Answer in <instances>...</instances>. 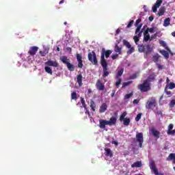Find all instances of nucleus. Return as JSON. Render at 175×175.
<instances>
[{
	"label": "nucleus",
	"instance_id": "nucleus-1",
	"mask_svg": "<svg viewBox=\"0 0 175 175\" xmlns=\"http://www.w3.org/2000/svg\"><path fill=\"white\" fill-rule=\"evenodd\" d=\"M113 51L111 50H107L105 48H103L101 50V56H100V64L103 67V77H107L110 72H109V67L107 66V62L106 61L105 58H109L111 55Z\"/></svg>",
	"mask_w": 175,
	"mask_h": 175
},
{
	"label": "nucleus",
	"instance_id": "nucleus-50",
	"mask_svg": "<svg viewBox=\"0 0 175 175\" xmlns=\"http://www.w3.org/2000/svg\"><path fill=\"white\" fill-rule=\"evenodd\" d=\"M152 12L153 13H157V10H158V7L155 5H154V6L152 7Z\"/></svg>",
	"mask_w": 175,
	"mask_h": 175
},
{
	"label": "nucleus",
	"instance_id": "nucleus-35",
	"mask_svg": "<svg viewBox=\"0 0 175 175\" xmlns=\"http://www.w3.org/2000/svg\"><path fill=\"white\" fill-rule=\"evenodd\" d=\"M71 99H72V100H77V94L76 92L71 93Z\"/></svg>",
	"mask_w": 175,
	"mask_h": 175
},
{
	"label": "nucleus",
	"instance_id": "nucleus-25",
	"mask_svg": "<svg viewBox=\"0 0 175 175\" xmlns=\"http://www.w3.org/2000/svg\"><path fill=\"white\" fill-rule=\"evenodd\" d=\"M131 167H142V161H136L132 165Z\"/></svg>",
	"mask_w": 175,
	"mask_h": 175
},
{
	"label": "nucleus",
	"instance_id": "nucleus-32",
	"mask_svg": "<svg viewBox=\"0 0 175 175\" xmlns=\"http://www.w3.org/2000/svg\"><path fill=\"white\" fill-rule=\"evenodd\" d=\"M44 69L46 73H49V75H53V70L51 69V68H50L49 66H46Z\"/></svg>",
	"mask_w": 175,
	"mask_h": 175
},
{
	"label": "nucleus",
	"instance_id": "nucleus-19",
	"mask_svg": "<svg viewBox=\"0 0 175 175\" xmlns=\"http://www.w3.org/2000/svg\"><path fill=\"white\" fill-rule=\"evenodd\" d=\"M107 110V104L105 103H103L99 109V113H105Z\"/></svg>",
	"mask_w": 175,
	"mask_h": 175
},
{
	"label": "nucleus",
	"instance_id": "nucleus-28",
	"mask_svg": "<svg viewBox=\"0 0 175 175\" xmlns=\"http://www.w3.org/2000/svg\"><path fill=\"white\" fill-rule=\"evenodd\" d=\"M170 25V18H167L164 20L163 27H169Z\"/></svg>",
	"mask_w": 175,
	"mask_h": 175
},
{
	"label": "nucleus",
	"instance_id": "nucleus-9",
	"mask_svg": "<svg viewBox=\"0 0 175 175\" xmlns=\"http://www.w3.org/2000/svg\"><path fill=\"white\" fill-rule=\"evenodd\" d=\"M149 167L151 172H152L154 175H164L162 173H159V172L158 171V168H157V165H155V161H150Z\"/></svg>",
	"mask_w": 175,
	"mask_h": 175
},
{
	"label": "nucleus",
	"instance_id": "nucleus-3",
	"mask_svg": "<svg viewBox=\"0 0 175 175\" xmlns=\"http://www.w3.org/2000/svg\"><path fill=\"white\" fill-rule=\"evenodd\" d=\"M152 47L150 44H139L138 45V51L139 53H144L145 57H147L148 54L152 53Z\"/></svg>",
	"mask_w": 175,
	"mask_h": 175
},
{
	"label": "nucleus",
	"instance_id": "nucleus-4",
	"mask_svg": "<svg viewBox=\"0 0 175 175\" xmlns=\"http://www.w3.org/2000/svg\"><path fill=\"white\" fill-rule=\"evenodd\" d=\"M158 106L157 103V98L155 97H150L146 103L145 107L147 110H154Z\"/></svg>",
	"mask_w": 175,
	"mask_h": 175
},
{
	"label": "nucleus",
	"instance_id": "nucleus-6",
	"mask_svg": "<svg viewBox=\"0 0 175 175\" xmlns=\"http://www.w3.org/2000/svg\"><path fill=\"white\" fill-rule=\"evenodd\" d=\"M88 59L93 65H98V58L96 57V53L92 51L88 55Z\"/></svg>",
	"mask_w": 175,
	"mask_h": 175
},
{
	"label": "nucleus",
	"instance_id": "nucleus-55",
	"mask_svg": "<svg viewBox=\"0 0 175 175\" xmlns=\"http://www.w3.org/2000/svg\"><path fill=\"white\" fill-rule=\"evenodd\" d=\"M66 51H69L70 53H72V48H70V47L66 48Z\"/></svg>",
	"mask_w": 175,
	"mask_h": 175
},
{
	"label": "nucleus",
	"instance_id": "nucleus-34",
	"mask_svg": "<svg viewBox=\"0 0 175 175\" xmlns=\"http://www.w3.org/2000/svg\"><path fill=\"white\" fill-rule=\"evenodd\" d=\"M124 46H126L127 49H131L132 47V45H131V43L129 42L126 41V40H123Z\"/></svg>",
	"mask_w": 175,
	"mask_h": 175
},
{
	"label": "nucleus",
	"instance_id": "nucleus-45",
	"mask_svg": "<svg viewBox=\"0 0 175 175\" xmlns=\"http://www.w3.org/2000/svg\"><path fill=\"white\" fill-rule=\"evenodd\" d=\"M175 105V100H172L170 103V107L173 108Z\"/></svg>",
	"mask_w": 175,
	"mask_h": 175
},
{
	"label": "nucleus",
	"instance_id": "nucleus-47",
	"mask_svg": "<svg viewBox=\"0 0 175 175\" xmlns=\"http://www.w3.org/2000/svg\"><path fill=\"white\" fill-rule=\"evenodd\" d=\"M137 75L136 74H133L129 77L131 80H135V79H137Z\"/></svg>",
	"mask_w": 175,
	"mask_h": 175
},
{
	"label": "nucleus",
	"instance_id": "nucleus-18",
	"mask_svg": "<svg viewBox=\"0 0 175 175\" xmlns=\"http://www.w3.org/2000/svg\"><path fill=\"white\" fill-rule=\"evenodd\" d=\"M113 50L115 53H117L120 55L122 54V47H120L117 44L115 45Z\"/></svg>",
	"mask_w": 175,
	"mask_h": 175
},
{
	"label": "nucleus",
	"instance_id": "nucleus-51",
	"mask_svg": "<svg viewBox=\"0 0 175 175\" xmlns=\"http://www.w3.org/2000/svg\"><path fill=\"white\" fill-rule=\"evenodd\" d=\"M118 55H120V54H115V55H111V58L112 59H117V58H118Z\"/></svg>",
	"mask_w": 175,
	"mask_h": 175
},
{
	"label": "nucleus",
	"instance_id": "nucleus-21",
	"mask_svg": "<svg viewBox=\"0 0 175 175\" xmlns=\"http://www.w3.org/2000/svg\"><path fill=\"white\" fill-rule=\"evenodd\" d=\"M144 42H148V40H150V33H148V30H145L144 32Z\"/></svg>",
	"mask_w": 175,
	"mask_h": 175
},
{
	"label": "nucleus",
	"instance_id": "nucleus-54",
	"mask_svg": "<svg viewBox=\"0 0 175 175\" xmlns=\"http://www.w3.org/2000/svg\"><path fill=\"white\" fill-rule=\"evenodd\" d=\"M137 33H138L137 37L138 38H142V34L143 33V31H139Z\"/></svg>",
	"mask_w": 175,
	"mask_h": 175
},
{
	"label": "nucleus",
	"instance_id": "nucleus-33",
	"mask_svg": "<svg viewBox=\"0 0 175 175\" xmlns=\"http://www.w3.org/2000/svg\"><path fill=\"white\" fill-rule=\"evenodd\" d=\"M165 14V8H161L159 9V12H158V16H163Z\"/></svg>",
	"mask_w": 175,
	"mask_h": 175
},
{
	"label": "nucleus",
	"instance_id": "nucleus-38",
	"mask_svg": "<svg viewBox=\"0 0 175 175\" xmlns=\"http://www.w3.org/2000/svg\"><path fill=\"white\" fill-rule=\"evenodd\" d=\"M143 116V113H139L137 115L136 118H135V121L137 122L139 121H140V120L142 119V116Z\"/></svg>",
	"mask_w": 175,
	"mask_h": 175
},
{
	"label": "nucleus",
	"instance_id": "nucleus-23",
	"mask_svg": "<svg viewBox=\"0 0 175 175\" xmlns=\"http://www.w3.org/2000/svg\"><path fill=\"white\" fill-rule=\"evenodd\" d=\"M167 161H173V163H175V154L171 153L166 159Z\"/></svg>",
	"mask_w": 175,
	"mask_h": 175
},
{
	"label": "nucleus",
	"instance_id": "nucleus-63",
	"mask_svg": "<svg viewBox=\"0 0 175 175\" xmlns=\"http://www.w3.org/2000/svg\"><path fill=\"white\" fill-rule=\"evenodd\" d=\"M162 99H163V95L161 96V97L159 98V102H161V100H162Z\"/></svg>",
	"mask_w": 175,
	"mask_h": 175
},
{
	"label": "nucleus",
	"instance_id": "nucleus-8",
	"mask_svg": "<svg viewBox=\"0 0 175 175\" xmlns=\"http://www.w3.org/2000/svg\"><path fill=\"white\" fill-rule=\"evenodd\" d=\"M126 111L123 112L120 116V121L122 122L123 121V124L124 126H128L129 124H131V119L129 118H125L126 117Z\"/></svg>",
	"mask_w": 175,
	"mask_h": 175
},
{
	"label": "nucleus",
	"instance_id": "nucleus-56",
	"mask_svg": "<svg viewBox=\"0 0 175 175\" xmlns=\"http://www.w3.org/2000/svg\"><path fill=\"white\" fill-rule=\"evenodd\" d=\"M133 103L134 105H137V103H139V100L135 99V100L133 101Z\"/></svg>",
	"mask_w": 175,
	"mask_h": 175
},
{
	"label": "nucleus",
	"instance_id": "nucleus-11",
	"mask_svg": "<svg viewBox=\"0 0 175 175\" xmlns=\"http://www.w3.org/2000/svg\"><path fill=\"white\" fill-rule=\"evenodd\" d=\"M96 88L98 91H105V83H102V80H97L96 83Z\"/></svg>",
	"mask_w": 175,
	"mask_h": 175
},
{
	"label": "nucleus",
	"instance_id": "nucleus-62",
	"mask_svg": "<svg viewBox=\"0 0 175 175\" xmlns=\"http://www.w3.org/2000/svg\"><path fill=\"white\" fill-rule=\"evenodd\" d=\"M120 31H121V30H120V29H118L116 30V33H117V35H118V33H120Z\"/></svg>",
	"mask_w": 175,
	"mask_h": 175
},
{
	"label": "nucleus",
	"instance_id": "nucleus-39",
	"mask_svg": "<svg viewBox=\"0 0 175 175\" xmlns=\"http://www.w3.org/2000/svg\"><path fill=\"white\" fill-rule=\"evenodd\" d=\"M121 81H122V79L119 78V79H118V81H117L116 82V83H115L116 87H117L118 88H120V84H121Z\"/></svg>",
	"mask_w": 175,
	"mask_h": 175
},
{
	"label": "nucleus",
	"instance_id": "nucleus-59",
	"mask_svg": "<svg viewBox=\"0 0 175 175\" xmlns=\"http://www.w3.org/2000/svg\"><path fill=\"white\" fill-rule=\"evenodd\" d=\"M166 83H167V85H169V83H170V79H169V77L166 78Z\"/></svg>",
	"mask_w": 175,
	"mask_h": 175
},
{
	"label": "nucleus",
	"instance_id": "nucleus-36",
	"mask_svg": "<svg viewBox=\"0 0 175 175\" xmlns=\"http://www.w3.org/2000/svg\"><path fill=\"white\" fill-rule=\"evenodd\" d=\"M132 83H133V81H130L123 83H122V88H125V87H128V85H131V84H132Z\"/></svg>",
	"mask_w": 175,
	"mask_h": 175
},
{
	"label": "nucleus",
	"instance_id": "nucleus-12",
	"mask_svg": "<svg viewBox=\"0 0 175 175\" xmlns=\"http://www.w3.org/2000/svg\"><path fill=\"white\" fill-rule=\"evenodd\" d=\"M140 23H142V19L140 18H138L135 21V26L137 27V29L135 30V35H137V33L140 32V29H142V27H143V24H140Z\"/></svg>",
	"mask_w": 175,
	"mask_h": 175
},
{
	"label": "nucleus",
	"instance_id": "nucleus-20",
	"mask_svg": "<svg viewBox=\"0 0 175 175\" xmlns=\"http://www.w3.org/2000/svg\"><path fill=\"white\" fill-rule=\"evenodd\" d=\"M159 58H161V56L159 55V54L156 53L154 55H153L152 57V61L153 62H154L155 64H158L159 62H161V61H159Z\"/></svg>",
	"mask_w": 175,
	"mask_h": 175
},
{
	"label": "nucleus",
	"instance_id": "nucleus-16",
	"mask_svg": "<svg viewBox=\"0 0 175 175\" xmlns=\"http://www.w3.org/2000/svg\"><path fill=\"white\" fill-rule=\"evenodd\" d=\"M104 154L105 157H109L110 158H113V152L110 148H105Z\"/></svg>",
	"mask_w": 175,
	"mask_h": 175
},
{
	"label": "nucleus",
	"instance_id": "nucleus-17",
	"mask_svg": "<svg viewBox=\"0 0 175 175\" xmlns=\"http://www.w3.org/2000/svg\"><path fill=\"white\" fill-rule=\"evenodd\" d=\"M77 83H78L79 87L83 85V75L79 74L77 76Z\"/></svg>",
	"mask_w": 175,
	"mask_h": 175
},
{
	"label": "nucleus",
	"instance_id": "nucleus-48",
	"mask_svg": "<svg viewBox=\"0 0 175 175\" xmlns=\"http://www.w3.org/2000/svg\"><path fill=\"white\" fill-rule=\"evenodd\" d=\"M122 73H124V69H121L118 70L117 72V76H122Z\"/></svg>",
	"mask_w": 175,
	"mask_h": 175
},
{
	"label": "nucleus",
	"instance_id": "nucleus-29",
	"mask_svg": "<svg viewBox=\"0 0 175 175\" xmlns=\"http://www.w3.org/2000/svg\"><path fill=\"white\" fill-rule=\"evenodd\" d=\"M39 53H40L41 57H46V55H47V54H49V49L40 51Z\"/></svg>",
	"mask_w": 175,
	"mask_h": 175
},
{
	"label": "nucleus",
	"instance_id": "nucleus-40",
	"mask_svg": "<svg viewBox=\"0 0 175 175\" xmlns=\"http://www.w3.org/2000/svg\"><path fill=\"white\" fill-rule=\"evenodd\" d=\"M129 49L127 51V54H132V53H134L135 51V47L131 46V48H129Z\"/></svg>",
	"mask_w": 175,
	"mask_h": 175
},
{
	"label": "nucleus",
	"instance_id": "nucleus-41",
	"mask_svg": "<svg viewBox=\"0 0 175 175\" xmlns=\"http://www.w3.org/2000/svg\"><path fill=\"white\" fill-rule=\"evenodd\" d=\"M161 5H162V0H157L154 3V5L157 6V8H159Z\"/></svg>",
	"mask_w": 175,
	"mask_h": 175
},
{
	"label": "nucleus",
	"instance_id": "nucleus-26",
	"mask_svg": "<svg viewBox=\"0 0 175 175\" xmlns=\"http://www.w3.org/2000/svg\"><path fill=\"white\" fill-rule=\"evenodd\" d=\"M160 53L161 54H162V55H163V57H165L166 59L169 58V53H167V51L165 50H162V51H160Z\"/></svg>",
	"mask_w": 175,
	"mask_h": 175
},
{
	"label": "nucleus",
	"instance_id": "nucleus-42",
	"mask_svg": "<svg viewBox=\"0 0 175 175\" xmlns=\"http://www.w3.org/2000/svg\"><path fill=\"white\" fill-rule=\"evenodd\" d=\"M131 96H133V93L131 92L130 94H127L124 96V99L126 100V99H129L130 98H131Z\"/></svg>",
	"mask_w": 175,
	"mask_h": 175
},
{
	"label": "nucleus",
	"instance_id": "nucleus-15",
	"mask_svg": "<svg viewBox=\"0 0 175 175\" xmlns=\"http://www.w3.org/2000/svg\"><path fill=\"white\" fill-rule=\"evenodd\" d=\"M173 124H170L168 126V130L167 131V135H172V136L175 135V130H173Z\"/></svg>",
	"mask_w": 175,
	"mask_h": 175
},
{
	"label": "nucleus",
	"instance_id": "nucleus-49",
	"mask_svg": "<svg viewBox=\"0 0 175 175\" xmlns=\"http://www.w3.org/2000/svg\"><path fill=\"white\" fill-rule=\"evenodd\" d=\"M133 23H135L134 21H131L129 24L127 25V28H131V27H132V25H133Z\"/></svg>",
	"mask_w": 175,
	"mask_h": 175
},
{
	"label": "nucleus",
	"instance_id": "nucleus-24",
	"mask_svg": "<svg viewBox=\"0 0 175 175\" xmlns=\"http://www.w3.org/2000/svg\"><path fill=\"white\" fill-rule=\"evenodd\" d=\"M159 43L161 45H162L163 47H164V49H165V50H167V51H170V49H169V46H167V44L165 41L160 40Z\"/></svg>",
	"mask_w": 175,
	"mask_h": 175
},
{
	"label": "nucleus",
	"instance_id": "nucleus-2",
	"mask_svg": "<svg viewBox=\"0 0 175 175\" xmlns=\"http://www.w3.org/2000/svg\"><path fill=\"white\" fill-rule=\"evenodd\" d=\"M117 124V118L115 116H112L110 118L109 120H100L98 126L100 129H103L104 131H107L106 129V125H109V126H113Z\"/></svg>",
	"mask_w": 175,
	"mask_h": 175
},
{
	"label": "nucleus",
	"instance_id": "nucleus-5",
	"mask_svg": "<svg viewBox=\"0 0 175 175\" xmlns=\"http://www.w3.org/2000/svg\"><path fill=\"white\" fill-rule=\"evenodd\" d=\"M137 90H139L141 92H148V91H151V83L144 81L142 83L137 85Z\"/></svg>",
	"mask_w": 175,
	"mask_h": 175
},
{
	"label": "nucleus",
	"instance_id": "nucleus-13",
	"mask_svg": "<svg viewBox=\"0 0 175 175\" xmlns=\"http://www.w3.org/2000/svg\"><path fill=\"white\" fill-rule=\"evenodd\" d=\"M45 65L47 66H53V68H58V66H59V64L57 61H53L51 59H49L45 62Z\"/></svg>",
	"mask_w": 175,
	"mask_h": 175
},
{
	"label": "nucleus",
	"instance_id": "nucleus-46",
	"mask_svg": "<svg viewBox=\"0 0 175 175\" xmlns=\"http://www.w3.org/2000/svg\"><path fill=\"white\" fill-rule=\"evenodd\" d=\"M165 92L166 95H172V92L167 91V85H166L165 88Z\"/></svg>",
	"mask_w": 175,
	"mask_h": 175
},
{
	"label": "nucleus",
	"instance_id": "nucleus-7",
	"mask_svg": "<svg viewBox=\"0 0 175 175\" xmlns=\"http://www.w3.org/2000/svg\"><path fill=\"white\" fill-rule=\"evenodd\" d=\"M61 61H62V62H63V64H65V65L67 66V68H68V70H70V72L75 71V66L68 62L69 59H68V57L63 56L61 58Z\"/></svg>",
	"mask_w": 175,
	"mask_h": 175
},
{
	"label": "nucleus",
	"instance_id": "nucleus-58",
	"mask_svg": "<svg viewBox=\"0 0 175 175\" xmlns=\"http://www.w3.org/2000/svg\"><path fill=\"white\" fill-rule=\"evenodd\" d=\"M156 65H157L159 69H162V66L161 65V64L159 62L156 64Z\"/></svg>",
	"mask_w": 175,
	"mask_h": 175
},
{
	"label": "nucleus",
	"instance_id": "nucleus-53",
	"mask_svg": "<svg viewBox=\"0 0 175 175\" xmlns=\"http://www.w3.org/2000/svg\"><path fill=\"white\" fill-rule=\"evenodd\" d=\"M81 103L83 106H85V100L83 98H81Z\"/></svg>",
	"mask_w": 175,
	"mask_h": 175
},
{
	"label": "nucleus",
	"instance_id": "nucleus-14",
	"mask_svg": "<svg viewBox=\"0 0 175 175\" xmlns=\"http://www.w3.org/2000/svg\"><path fill=\"white\" fill-rule=\"evenodd\" d=\"M38 50H39V47L38 46H31L30 47L28 53L29 55L33 56L38 53Z\"/></svg>",
	"mask_w": 175,
	"mask_h": 175
},
{
	"label": "nucleus",
	"instance_id": "nucleus-43",
	"mask_svg": "<svg viewBox=\"0 0 175 175\" xmlns=\"http://www.w3.org/2000/svg\"><path fill=\"white\" fill-rule=\"evenodd\" d=\"M76 57H77V59L78 62L80 61H83V57H81V55L80 54L77 53Z\"/></svg>",
	"mask_w": 175,
	"mask_h": 175
},
{
	"label": "nucleus",
	"instance_id": "nucleus-52",
	"mask_svg": "<svg viewBox=\"0 0 175 175\" xmlns=\"http://www.w3.org/2000/svg\"><path fill=\"white\" fill-rule=\"evenodd\" d=\"M78 68H83V60L78 62Z\"/></svg>",
	"mask_w": 175,
	"mask_h": 175
},
{
	"label": "nucleus",
	"instance_id": "nucleus-44",
	"mask_svg": "<svg viewBox=\"0 0 175 175\" xmlns=\"http://www.w3.org/2000/svg\"><path fill=\"white\" fill-rule=\"evenodd\" d=\"M133 40L135 41V43L137 44V42H139V40H140V38L137 37V36H135L133 37Z\"/></svg>",
	"mask_w": 175,
	"mask_h": 175
},
{
	"label": "nucleus",
	"instance_id": "nucleus-57",
	"mask_svg": "<svg viewBox=\"0 0 175 175\" xmlns=\"http://www.w3.org/2000/svg\"><path fill=\"white\" fill-rule=\"evenodd\" d=\"M116 95V90H113L112 93L111 94V98H114V96Z\"/></svg>",
	"mask_w": 175,
	"mask_h": 175
},
{
	"label": "nucleus",
	"instance_id": "nucleus-10",
	"mask_svg": "<svg viewBox=\"0 0 175 175\" xmlns=\"http://www.w3.org/2000/svg\"><path fill=\"white\" fill-rule=\"evenodd\" d=\"M137 142L139 143V146L140 148L143 147V143L144 142V139L143 138V133H137L135 135Z\"/></svg>",
	"mask_w": 175,
	"mask_h": 175
},
{
	"label": "nucleus",
	"instance_id": "nucleus-60",
	"mask_svg": "<svg viewBox=\"0 0 175 175\" xmlns=\"http://www.w3.org/2000/svg\"><path fill=\"white\" fill-rule=\"evenodd\" d=\"M148 20L149 21H152V20H154V16H149Z\"/></svg>",
	"mask_w": 175,
	"mask_h": 175
},
{
	"label": "nucleus",
	"instance_id": "nucleus-64",
	"mask_svg": "<svg viewBox=\"0 0 175 175\" xmlns=\"http://www.w3.org/2000/svg\"><path fill=\"white\" fill-rule=\"evenodd\" d=\"M172 36L175 37V31L172 33Z\"/></svg>",
	"mask_w": 175,
	"mask_h": 175
},
{
	"label": "nucleus",
	"instance_id": "nucleus-61",
	"mask_svg": "<svg viewBox=\"0 0 175 175\" xmlns=\"http://www.w3.org/2000/svg\"><path fill=\"white\" fill-rule=\"evenodd\" d=\"M112 144H116V146H118V142H117L116 141H113Z\"/></svg>",
	"mask_w": 175,
	"mask_h": 175
},
{
	"label": "nucleus",
	"instance_id": "nucleus-31",
	"mask_svg": "<svg viewBox=\"0 0 175 175\" xmlns=\"http://www.w3.org/2000/svg\"><path fill=\"white\" fill-rule=\"evenodd\" d=\"M146 31H148V33H154V32H157L156 27L147 28Z\"/></svg>",
	"mask_w": 175,
	"mask_h": 175
},
{
	"label": "nucleus",
	"instance_id": "nucleus-27",
	"mask_svg": "<svg viewBox=\"0 0 175 175\" xmlns=\"http://www.w3.org/2000/svg\"><path fill=\"white\" fill-rule=\"evenodd\" d=\"M154 80H155V77L152 75H150V76L148 77V78L144 81H147V83H151L152 81H154Z\"/></svg>",
	"mask_w": 175,
	"mask_h": 175
},
{
	"label": "nucleus",
	"instance_id": "nucleus-22",
	"mask_svg": "<svg viewBox=\"0 0 175 175\" xmlns=\"http://www.w3.org/2000/svg\"><path fill=\"white\" fill-rule=\"evenodd\" d=\"M151 132L152 133V135L154 137H159V135H161V133L158 131H157L155 129H152Z\"/></svg>",
	"mask_w": 175,
	"mask_h": 175
},
{
	"label": "nucleus",
	"instance_id": "nucleus-37",
	"mask_svg": "<svg viewBox=\"0 0 175 175\" xmlns=\"http://www.w3.org/2000/svg\"><path fill=\"white\" fill-rule=\"evenodd\" d=\"M167 88L168 90H173L175 88V83L173 82L170 83V84L167 85Z\"/></svg>",
	"mask_w": 175,
	"mask_h": 175
},
{
	"label": "nucleus",
	"instance_id": "nucleus-30",
	"mask_svg": "<svg viewBox=\"0 0 175 175\" xmlns=\"http://www.w3.org/2000/svg\"><path fill=\"white\" fill-rule=\"evenodd\" d=\"M90 107H91L92 111H95V107H96V104L92 100L90 101Z\"/></svg>",
	"mask_w": 175,
	"mask_h": 175
}]
</instances>
